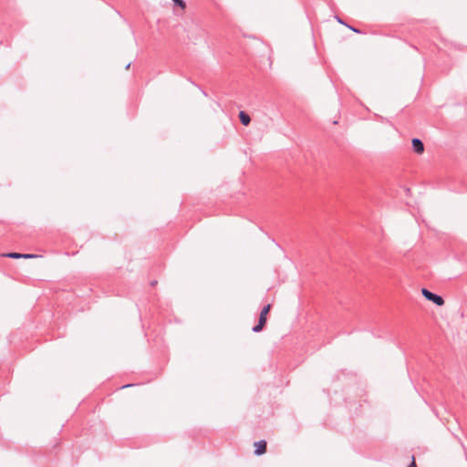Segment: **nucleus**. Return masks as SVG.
I'll list each match as a JSON object with an SVG mask.
<instances>
[{
    "mask_svg": "<svg viewBox=\"0 0 467 467\" xmlns=\"http://www.w3.org/2000/svg\"><path fill=\"white\" fill-rule=\"evenodd\" d=\"M130 386H132V385H131V384H127V385H125V386H122V387H121V389H123V388H127V387H130Z\"/></svg>",
    "mask_w": 467,
    "mask_h": 467,
    "instance_id": "ddd939ff",
    "label": "nucleus"
},
{
    "mask_svg": "<svg viewBox=\"0 0 467 467\" xmlns=\"http://www.w3.org/2000/svg\"><path fill=\"white\" fill-rule=\"evenodd\" d=\"M270 309H271L270 304L265 305L262 308L260 315H259L258 323L255 326H254L252 328L253 332L259 333L264 329V327L265 326L266 321H267V315H268Z\"/></svg>",
    "mask_w": 467,
    "mask_h": 467,
    "instance_id": "f257e3e1",
    "label": "nucleus"
},
{
    "mask_svg": "<svg viewBox=\"0 0 467 467\" xmlns=\"http://www.w3.org/2000/svg\"><path fill=\"white\" fill-rule=\"evenodd\" d=\"M156 284H157V281H156V280L151 281V283H150V285H155Z\"/></svg>",
    "mask_w": 467,
    "mask_h": 467,
    "instance_id": "f8f14e48",
    "label": "nucleus"
},
{
    "mask_svg": "<svg viewBox=\"0 0 467 467\" xmlns=\"http://www.w3.org/2000/svg\"><path fill=\"white\" fill-rule=\"evenodd\" d=\"M348 27H349L351 30H353V31L359 33V30H358L357 28H354V27H352V26H348Z\"/></svg>",
    "mask_w": 467,
    "mask_h": 467,
    "instance_id": "9d476101",
    "label": "nucleus"
},
{
    "mask_svg": "<svg viewBox=\"0 0 467 467\" xmlns=\"http://www.w3.org/2000/svg\"><path fill=\"white\" fill-rule=\"evenodd\" d=\"M405 191H406L407 194H409L410 192V190L409 188H407Z\"/></svg>",
    "mask_w": 467,
    "mask_h": 467,
    "instance_id": "4468645a",
    "label": "nucleus"
},
{
    "mask_svg": "<svg viewBox=\"0 0 467 467\" xmlns=\"http://www.w3.org/2000/svg\"><path fill=\"white\" fill-rule=\"evenodd\" d=\"M239 119L244 126H247L251 122L250 116L244 111L239 112Z\"/></svg>",
    "mask_w": 467,
    "mask_h": 467,
    "instance_id": "423d86ee",
    "label": "nucleus"
},
{
    "mask_svg": "<svg viewBox=\"0 0 467 467\" xmlns=\"http://www.w3.org/2000/svg\"><path fill=\"white\" fill-rule=\"evenodd\" d=\"M130 64H131L130 62V63H128V64H127V66L125 67V68H126V69H129V68H130Z\"/></svg>",
    "mask_w": 467,
    "mask_h": 467,
    "instance_id": "9b49d317",
    "label": "nucleus"
},
{
    "mask_svg": "<svg viewBox=\"0 0 467 467\" xmlns=\"http://www.w3.org/2000/svg\"><path fill=\"white\" fill-rule=\"evenodd\" d=\"M335 18L338 23L347 26V24L339 16H336Z\"/></svg>",
    "mask_w": 467,
    "mask_h": 467,
    "instance_id": "6e6552de",
    "label": "nucleus"
},
{
    "mask_svg": "<svg viewBox=\"0 0 467 467\" xmlns=\"http://www.w3.org/2000/svg\"><path fill=\"white\" fill-rule=\"evenodd\" d=\"M407 467H417L415 460L413 459L412 462Z\"/></svg>",
    "mask_w": 467,
    "mask_h": 467,
    "instance_id": "1a4fd4ad",
    "label": "nucleus"
},
{
    "mask_svg": "<svg viewBox=\"0 0 467 467\" xmlns=\"http://www.w3.org/2000/svg\"><path fill=\"white\" fill-rule=\"evenodd\" d=\"M4 256L12 258V259H19V258L30 259V258L40 257V255L36 254H22V253H16V252H10V253L5 254Z\"/></svg>",
    "mask_w": 467,
    "mask_h": 467,
    "instance_id": "7ed1b4c3",
    "label": "nucleus"
},
{
    "mask_svg": "<svg viewBox=\"0 0 467 467\" xmlns=\"http://www.w3.org/2000/svg\"><path fill=\"white\" fill-rule=\"evenodd\" d=\"M174 5H177V6H180L181 8H185L186 6V4L183 0H172Z\"/></svg>",
    "mask_w": 467,
    "mask_h": 467,
    "instance_id": "0eeeda50",
    "label": "nucleus"
},
{
    "mask_svg": "<svg viewBox=\"0 0 467 467\" xmlns=\"http://www.w3.org/2000/svg\"><path fill=\"white\" fill-rule=\"evenodd\" d=\"M421 294L428 301L432 302L438 306L444 305V299L441 296L435 294L425 287L421 289Z\"/></svg>",
    "mask_w": 467,
    "mask_h": 467,
    "instance_id": "f03ea898",
    "label": "nucleus"
},
{
    "mask_svg": "<svg viewBox=\"0 0 467 467\" xmlns=\"http://www.w3.org/2000/svg\"><path fill=\"white\" fill-rule=\"evenodd\" d=\"M267 443L265 440H260L254 442V453L257 456L263 455L266 451Z\"/></svg>",
    "mask_w": 467,
    "mask_h": 467,
    "instance_id": "20e7f679",
    "label": "nucleus"
},
{
    "mask_svg": "<svg viewBox=\"0 0 467 467\" xmlns=\"http://www.w3.org/2000/svg\"><path fill=\"white\" fill-rule=\"evenodd\" d=\"M411 145L414 152L421 154L424 151V144L421 141V140L418 138H413L411 140Z\"/></svg>",
    "mask_w": 467,
    "mask_h": 467,
    "instance_id": "39448f33",
    "label": "nucleus"
}]
</instances>
